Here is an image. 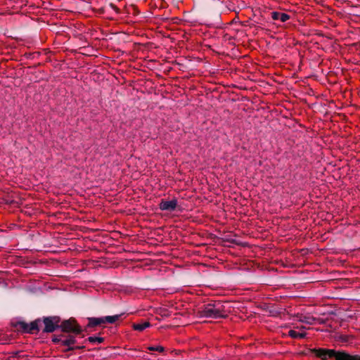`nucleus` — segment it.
<instances>
[{"instance_id":"nucleus-20","label":"nucleus","mask_w":360,"mask_h":360,"mask_svg":"<svg viewBox=\"0 0 360 360\" xmlns=\"http://www.w3.org/2000/svg\"><path fill=\"white\" fill-rule=\"evenodd\" d=\"M84 346H77V347H75V349H84Z\"/></svg>"},{"instance_id":"nucleus-2","label":"nucleus","mask_w":360,"mask_h":360,"mask_svg":"<svg viewBox=\"0 0 360 360\" xmlns=\"http://www.w3.org/2000/svg\"><path fill=\"white\" fill-rule=\"evenodd\" d=\"M198 316L200 318L219 319L226 316L225 306L220 301H216L203 305L198 311Z\"/></svg>"},{"instance_id":"nucleus-6","label":"nucleus","mask_w":360,"mask_h":360,"mask_svg":"<svg viewBox=\"0 0 360 360\" xmlns=\"http://www.w3.org/2000/svg\"><path fill=\"white\" fill-rule=\"evenodd\" d=\"M271 15L273 20H280L281 22H285L290 18L288 14L278 11L271 12Z\"/></svg>"},{"instance_id":"nucleus-10","label":"nucleus","mask_w":360,"mask_h":360,"mask_svg":"<svg viewBox=\"0 0 360 360\" xmlns=\"http://www.w3.org/2000/svg\"><path fill=\"white\" fill-rule=\"evenodd\" d=\"M123 314H116L114 316H106L101 317L103 320V325L105 323H114L118 321Z\"/></svg>"},{"instance_id":"nucleus-21","label":"nucleus","mask_w":360,"mask_h":360,"mask_svg":"<svg viewBox=\"0 0 360 360\" xmlns=\"http://www.w3.org/2000/svg\"><path fill=\"white\" fill-rule=\"evenodd\" d=\"M231 243H232L233 244H236V245L239 244L236 240H233V239L231 240Z\"/></svg>"},{"instance_id":"nucleus-8","label":"nucleus","mask_w":360,"mask_h":360,"mask_svg":"<svg viewBox=\"0 0 360 360\" xmlns=\"http://www.w3.org/2000/svg\"><path fill=\"white\" fill-rule=\"evenodd\" d=\"M41 322V319H38L32 321L30 324H28L29 328V333L30 334H37L39 331V323Z\"/></svg>"},{"instance_id":"nucleus-5","label":"nucleus","mask_w":360,"mask_h":360,"mask_svg":"<svg viewBox=\"0 0 360 360\" xmlns=\"http://www.w3.org/2000/svg\"><path fill=\"white\" fill-rule=\"evenodd\" d=\"M177 206V200L176 198L167 201L162 200L159 204V207L161 210L172 212L176 210Z\"/></svg>"},{"instance_id":"nucleus-12","label":"nucleus","mask_w":360,"mask_h":360,"mask_svg":"<svg viewBox=\"0 0 360 360\" xmlns=\"http://www.w3.org/2000/svg\"><path fill=\"white\" fill-rule=\"evenodd\" d=\"M288 335L292 338L302 339V338H304L306 337L307 333H300V332H297L294 330H290L288 332Z\"/></svg>"},{"instance_id":"nucleus-11","label":"nucleus","mask_w":360,"mask_h":360,"mask_svg":"<svg viewBox=\"0 0 360 360\" xmlns=\"http://www.w3.org/2000/svg\"><path fill=\"white\" fill-rule=\"evenodd\" d=\"M150 326V323L148 321H143L141 323H134L132 324V328L135 330L143 331L146 328Z\"/></svg>"},{"instance_id":"nucleus-13","label":"nucleus","mask_w":360,"mask_h":360,"mask_svg":"<svg viewBox=\"0 0 360 360\" xmlns=\"http://www.w3.org/2000/svg\"><path fill=\"white\" fill-rule=\"evenodd\" d=\"M76 339L72 335H69L66 339L63 340L62 342V345L63 346H70L76 343Z\"/></svg>"},{"instance_id":"nucleus-3","label":"nucleus","mask_w":360,"mask_h":360,"mask_svg":"<svg viewBox=\"0 0 360 360\" xmlns=\"http://www.w3.org/2000/svg\"><path fill=\"white\" fill-rule=\"evenodd\" d=\"M59 328L64 333H72L79 335L82 332L80 326L78 325L74 319L63 321L61 323H59Z\"/></svg>"},{"instance_id":"nucleus-15","label":"nucleus","mask_w":360,"mask_h":360,"mask_svg":"<svg viewBox=\"0 0 360 360\" xmlns=\"http://www.w3.org/2000/svg\"><path fill=\"white\" fill-rule=\"evenodd\" d=\"M148 349L150 351L153 352H163L165 351V348L162 346H151L148 347Z\"/></svg>"},{"instance_id":"nucleus-4","label":"nucleus","mask_w":360,"mask_h":360,"mask_svg":"<svg viewBox=\"0 0 360 360\" xmlns=\"http://www.w3.org/2000/svg\"><path fill=\"white\" fill-rule=\"evenodd\" d=\"M60 319L59 316H52L43 318V323L44 328L42 330L43 333H50L54 332L56 329L59 328V323Z\"/></svg>"},{"instance_id":"nucleus-9","label":"nucleus","mask_w":360,"mask_h":360,"mask_svg":"<svg viewBox=\"0 0 360 360\" xmlns=\"http://www.w3.org/2000/svg\"><path fill=\"white\" fill-rule=\"evenodd\" d=\"M13 326L18 330H21L23 333H29L28 323L25 321H17L13 323Z\"/></svg>"},{"instance_id":"nucleus-7","label":"nucleus","mask_w":360,"mask_h":360,"mask_svg":"<svg viewBox=\"0 0 360 360\" xmlns=\"http://www.w3.org/2000/svg\"><path fill=\"white\" fill-rule=\"evenodd\" d=\"M103 325V320L101 317H89L88 324L86 327V330L88 328H94Z\"/></svg>"},{"instance_id":"nucleus-18","label":"nucleus","mask_w":360,"mask_h":360,"mask_svg":"<svg viewBox=\"0 0 360 360\" xmlns=\"http://www.w3.org/2000/svg\"><path fill=\"white\" fill-rule=\"evenodd\" d=\"M340 340L342 342H347L349 340V337L347 335H342L340 337Z\"/></svg>"},{"instance_id":"nucleus-17","label":"nucleus","mask_w":360,"mask_h":360,"mask_svg":"<svg viewBox=\"0 0 360 360\" xmlns=\"http://www.w3.org/2000/svg\"><path fill=\"white\" fill-rule=\"evenodd\" d=\"M321 71H322V73L326 75L327 77H332V75H333V72L332 71H328V69H324V68H322L321 69Z\"/></svg>"},{"instance_id":"nucleus-16","label":"nucleus","mask_w":360,"mask_h":360,"mask_svg":"<svg viewBox=\"0 0 360 360\" xmlns=\"http://www.w3.org/2000/svg\"><path fill=\"white\" fill-rule=\"evenodd\" d=\"M63 335H60V336H56V335H54L52 338V341L54 342V343H60L62 345V342L63 340L61 339L60 337H62Z\"/></svg>"},{"instance_id":"nucleus-14","label":"nucleus","mask_w":360,"mask_h":360,"mask_svg":"<svg viewBox=\"0 0 360 360\" xmlns=\"http://www.w3.org/2000/svg\"><path fill=\"white\" fill-rule=\"evenodd\" d=\"M91 343L98 342L102 343L104 341V338L101 337H89L86 340Z\"/></svg>"},{"instance_id":"nucleus-1","label":"nucleus","mask_w":360,"mask_h":360,"mask_svg":"<svg viewBox=\"0 0 360 360\" xmlns=\"http://www.w3.org/2000/svg\"><path fill=\"white\" fill-rule=\"evenodd\" d=\"M308 352L321 360H360V355L350 354L344 350L313 348L309 349Z\"/></svg>"},{"instance_id":"nucleus-19","label":"nucleus","mask_w":360,"mask_h":360,"mask_svg":"<svg viewBox=\"0 0 360 360\" xmlns=\"http://www.w3.org/2000/svg\"><path fill=\"white\" fill-rule=\"evenodd\" d=\"M73 350H75V347H72V345H70V346H68V348L65 349L64 351L69 352V351H73Z\"/></svg>"}]
</instances>
